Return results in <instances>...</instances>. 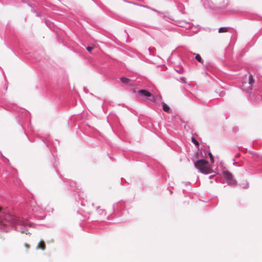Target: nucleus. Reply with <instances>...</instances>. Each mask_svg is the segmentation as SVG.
I'll return each instance as SVG.
<instances>
[{
    "instance_id": "4468645a",
    "label": "nucleus",
    "mask_w": 262,
    "mask_h": 262,
    "mask_svg": "<svg viewBox=\"0 0 262 262\" xmlns=\"http://www.w3.org/2000/svg\"><path fill=\"white\" fill-rule=\"evenodd\" d=\"M3 208L2 207H0V212H2Z\"/></svg>"
},
{
    "instance_id": "f03ea898",
    "label": "nucleus",
    "mask_w": 262,
    "mask_h": 262,
    "mask_svg": "<svg viewBox=\"0 0 262 262\" xmlns=\"http://www.w3.org/2000/svg\"><path fill=\"white\" fill-rule=\"evenodd\" d=\"M138 93L140 96L145 97H150L148 100L150 101L155 102L156 101V97L152 95V94L146 90H140L138 91Z\"/></svg>"
},
{
    "instance_id": "f257e3e1",
    "label": "nucleus",
    "mask_w": 262,
    "mask_h": 262,
    "mask_svg": "<svg viewBox=\"0 0 262 262\" xmlns=\"http://www.w3.org/2000/svg\"><path fill=\"white\" fill-rule=\"evenodd\" d=\"M194 166L200 172L203 173L208 174L212 171L208 161L204 159L198 160L194 163Z\"/></svg>"
},
{
    "instance_id": "ddd939ff",
    "label": "nucleus",
    "mask_w": 262,
    "mask_h": 262,
    "mask_svg": "<svg viewBox=\"0 0 262 262\" xmlns=\"http://www.w3.org/2000/svg\"><path fill=\"white\" fill-rule=\"evenodd\" d=\"M25 246L26 247L27 249H28L30 248V246L27 244H25Z\"/></svg>"
},
{
    "instance_id": "9d476101",
    "label": "nucleus",
    "mask_w": 262,
    "mask_h": 262,
    "mask_svg": "<svg viewBox=\"0 0 262 262\" xmlns=\"http://www.w3.org/2000/svg\"><path fill=\"white\" fill-rule=\"evenodd\" d=\"M191 141L195 145H199V142L194 138H191Z\"/></svg>"
},
{
    "instance_id": "7ed1b4c3",
    "label": "nucleus",
    "mask_w": 262,
    "mask_h": 262,
    "mask_svg": "<svg viewBox=\"0 0 262 262\" xmlns=\"http://www.w3.org/2000/svg\"><path fill=\"white\" fill-rule=\"evenodd\" d=\"M254 83V79L253 77V76L250 74L249 77L248 84H247L246 82H243L242 88L244 91L249 92L252 89V86Z\"/></svg>"
},
{
    "instance_id": "39448f33",
    "label": "nucleus",
    "mask_w": 262,
    "mask_h": 262,
    "mask_svg": "<svg viewBox=\"0 0 262 262\" xmlns=\"http://www.w3.org/2000/svg\"><path fill=\"white\" fill-rule=\"evenodd\" d=\"M37 248L38 249H41L42 250H45L46 248V245L43 241H40L37 246Z\"/></svg>"
},
{
    "instance_id": "423d86ee",
    "label": "nucleus",
    "mask_w": 262,
    "mask_h": 262,
    "mask_svg": "<svg viewBox=\"0 0 262 262\" xmlns=\"http://www.w3.org/2000/svg\"><path fill=\"white\" fill-rule=\"evenodd\" d=\"M162 108L164 112H167V113H169L170 108L164 102L162 103Z\"/></svg>"
},
{
    "instance_id": "9b49d317",
    "label": "nucleus",
    "mask_w": 262,
    "mask_h": 262,
    "mask_svg": "<svg viewBox=\"0 0 262 262\" xmlns=\"http://www.w3.org/2000/svg\"><path fill=\"white\" fill-rule=\"evenodd\" d=\"M95 48V46H91V47H88L86 48V50L89 51V52H91L93 49H94Z\"/></svg>"
},
{
    "instance_id": "20e7f679",
    "label": "nucleus",
    "mask_w": 262,
    "mask_h": 262,
    "mask_svg": "<svg viewBox=\"0 0 262 262\" xmlns=\"http://www.w3.org/2000/svg\"><path fill=\"white\" fill-rule=\"evenodd\" d=\"M223 174L225 179L228 181L229 184L234 185L236 183L235 180L233 179L232 174L228 171H224Z\"/></svg>"
},
{
    "instance_id": "f8f14e48",
    "label": "nucleus",
    "mask_w": 262,
    "mask_h": 262,
    "mask_svg": "<svg viewBox=\"0 0 262 262\" xmlns=\"http://www.w3.org/2000/svg\"><path fill=\"white\" fill-rule=\"evenodd\" d=\"M208 155H209V156L210 157V159L211 162H213L214 159H213V157L212 154L211 152H209Z\"/></svg>"
},
{
    "instance_id": "0eeeda50",
    "label": "nucleus",
    "mask_w": 262,
    "mask_h": 262,
    "mask_svg": "<svg viewBox=\"0 0 262 262\" xmlns=\"http://www.w3.org/2000/svg\"><path fill=\"white\" fill-rule=\"evenodd\" d=\"M120 80H121V82L124 83H128L129 82V81H130L129 79H128L126 77H121Z\"/></svg>"
},
{
    "instance_id": "1a4fd4ad",
    "label": "nucleus",
    "mask_w": 262,
    "mask_h": 262,
    "mask_svg": "<svg viewBox=\"0 0 262 262\" xmlns=\"http://www.w3.org/2000/svg\"><path fill=\"white\" fill-rule=\"evenodd\" d=\"M195 59L200 63H203V60L200 55L196 54L195 56Z\"/></svg>"
},
{
    "instance_id": "6e6552de",
    "label": "nucleus",
    "mask_w": 262,
    "mask_h": 262,
    "mask_svg": "<svg viewBox=\"0 0 262 262\" xmlns=\"http://www.w3.org/2000/svg\"><path fill=\"white\" fill-rule=\"evenodd\" d=\"M228 31V28H221L219 29V33H225L227 32Z\"/></svg>"
}]
</instances>
